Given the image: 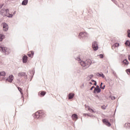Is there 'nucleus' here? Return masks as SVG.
Wrapping results in <instances>:
<instances>
[{"label":"nucleus","mask_w":130,"mask_h":130,"mask_svg":"<svg viewBox=\"0 0 130 130\" xmlns=\"http://www.w3.org/2000/svg\"><path fill=\"white\" fill-rule=\"evenodd\" d=\"M80 64H81V66H82V67H87L86 62H84V61H81Z\"/></svg>","instance_id":"14"},{"label":"nucleus","mask_w":130,"mask_h":130,"mask_svg":"<svg viewBox=\"0 0 130 130\" xmlns=\"http://www.w3.org/2000/svg\"><path fill=\"white\" fill-rule=\"evenodd\" d=\"M13 80H14V76L11 75H10V76L6 79V81L9 82V83H12V82H13Z\"/></svg>","instance_id":"7"},{"label":"nucleus","mask_w":130,"mask_h":130,"mask_svg":"<svg viewBox=\"0 0 130 130\" xmlns=\"http://www.w3.org/2000/svg\"><path fill=\"white\" fill-rule=\"evenodd\" d=\"M89 84H92V82H89Z\"/></svg>","instance_id":"39"},{"label":"nucleus","mask_w":130,"mask_h":130,"mask_svg":"<svg viewBox=\"0 0 130 130\" xmlns=\"http://www.w3.org/2000/svg\"><path fill=\"white\" fill-rule=\"evenodd\" d=\"M92 48L94 51L98 50V44H97V42H93L92 43Z\"/></svg>","instance_id":"4"},{"label":"nucleus","mask_w":130,"mask_h":130,"mask_svg":"<svg viewBox=\"0 0 130 130\" xmlns=\"http://www.w3.org/2000/svg\"><path fill=\"white\" fill-rule=\"evenodd\" d=\"M84 34H85V32H80L79 34V36H83V35Z\"/></svg>","instance_id":"31"},{"label":"nucleus","mask_w":130,"mask_h":130,"mask_svg":"<svg viewBox=\"0 0 130 130\" xmlns=\"http://www.w3.org/2000/svg\"><path fill=\"white\" fill-rule=\"evenodd\" d=\"M103 122L104 123V124L107 125V126H111V124H110V122L108 121V120L105 119L103 120Z\"/></svg>","instance_id":"6"},{"label":"nucleus","mask_w":130,"mask_h":130,"mask_svg":"<svg viewBox=\"0 0 130 130\" xmlns=\"http://www.w3.org/2000/svg\"><path fill=\"white\" fill-rule=\"evenodd\" d=\"M125 44L126 46H130V42L129 41H126V42L125 43Z\"/></svg>","instance_id":"22"},{"label":"nucleus","mask_w":130,"mask_h":130,"mask_svg":"<svg viewBox=\"0 0 130 130\" xmlns=\"http://www.w3.org/2000/svg\"><path fill=\"white\" fill-rule=\"evenodd\" d=\"M127 34H128L127 35L128 37L130 38V30L129 29L127 30Z\"/></svg>","instance_id":"29"},{"label":"nucleus","mask_w":130,"mask_h":130,"mask_svg":"<svg viewBox=\"0 0 130 130\" xmlns=\"http://www.w3.org/2000/svg\"><path fill=\"white\" fill-rule=\"evenodd\" d=\"M102 85H103V83L102 82L100 85V88H101V89H103V90H104V88H105V85H104V87H102Z\"/></svg>","instance_id":"25"},{"label":"nucleus","mask_w":130,"mask_h":130,"mask_svg":"<svg viewBox=\"0 0 130 130\" xmlns=\"http://www.w3.org/2000/svg\"><path fill=\"white\" fill-rule=\"evenodd\" d=\"M86 109H88V110H89V111H90V112H94V110H93V109L90 108L89 107H86Z\"/></svg>","instance_id":"23"},{"label":"nucleus","mask_w":130,"mask_h":130,"mask_svg":"<svg viewBox=\"0 0 130 130\" xmlns=\"http://www.w3.org/2000/svg\"><path fill=\"white\" fill-rule=\"evenodd\" d=\"M128 59H129V60H130V55H128Z\"/></svg>","instance_id":"36"},{"label":"nucleus","mask_w":130,"mask_h":130,"mask_svg":"<svg viewBox=\"0 0 130 130\" xmlns=\"http://www.w3.org/2000/svg\"><path fill=\"white\" fill-rule=\"evenodd\" d=\"M91 82H92L93 85H94V86H96V85H97V83L96 82V81L95 80H91Z\"/></svg>","instance_id":"27"},{"label":"nucleus","mask_w":130,"mask_h":130,"mask_svg":"<svg viewBox=\"0 0 130 130\" xmlns=\"http://www.w3.org/2000/svg\"><path fill=\"white\" fill-rule=\"evenodd\" d=\"M101 92V89L99 88V86L97 85L96 88H94V93H100Z\"/></svg>","instance_id":"8"},{"label":"nucleus","mask_w":130,"mask_h":130,"mask_svg":"<svg viewBox=\"0 0 130 130\" xmlns=\"http://www.w3.org/2000/svg\"><path fill=\"white\" fill-rule=\"evenodd\" d=\"M126 72L127 73V74L128 75H129V74H130V69H127V70H126Z\"/></svg>","instance_id":"28"},{"label":"nucleus","mask_w":130,"mask_h":130,"mask_svg":"<svg viewBox=\"0 0 130 130\" xmlns=\"http://www.w3.org/2000/svg\"><path fill=\"white\" fill-rule=\"evenodd\" d=\"M123 63H124V64H125L126 66H127V64H128V61L126 59H125L123 61Z\"/></svg>","instance_id":"21"},{"label":"nucleus","mask_w":130,"mask_h":130,"mask_svg":"<svg viewBox=\"0 0 130 130\" xmlns=\"http://www.w3.org/2000/svg\"><path fill=\"white\" fill-rule=\"evenodd\" d=\"M6 76V72L5 71L0 72V77H5Z\"/></svg>","instance_id":"16"},{"label":"nucleus","mask_w":130,"mask_h":130,"mask_svg":"<svg viewBox=\"0 0 130 130\" xmlns=\"http://www.w3.org/2000/svg\"><path fill=\"white\" fill-rule=\"evenodd\" d=\"M74 96H75V94L69 93V99H73V98H74Z\"/></svg>","instance_id":"15"},{"label":"nucleus","mask_w":130,"mask_h":130,"mask_svg":"<svg viewBox=\"0 0 130 130\" xmlns=\"http://www.w3.org/2000/svg\"><path fill=\"white\" fill-rule=\"evenodd\" d=\"M17 88L18 89V91H19L22 96H23L24 94H23V90L22 89V88L19 87H18Z\"/></svg>","instance_id":"17"},{"label":"nucleus","mask_w":130,"mask_h":130,"mask_svg":"<svg viewBox=\"0 0 130 130\" xmlns=\"http://www.w3.org/2000/svg\"><path fill=\"white\" fill-rule=\"evenodd\" d=\"M102 109H105V107H104V108H103V107H102Z\"/></svg>","instance_id":"38"},{"label":"nucleus","mask_w":130,"mask_h":130,"mask_svg":"<svg viewBox=\"0 0 130 130\" xmlns=\"http://www.w3.org/2000/svg\"><path fill=\"white\" fill-rule=\"evenodd\" d=\"M34 116L36 119H38V118L44 117V116H45V113H44L42 111H38L35 113Z\"/></svg>","instance_id":"1"},{"label":"nucleus","mask_w":130,"mask_h":130,"mask_svg":"<svg viewBox=\"0 0 130 130\" xmlns=\"http://www.w3.org/2000/svg\"><path fill=\"white\" fill-rule=\"evenodd\" d=\"M27 4H28V0H24L22 2V5H23V6H26Z\"/></svg>","instance_id":"18"},{"label":"nucleus","mask_w":130,"mask_h":130,"mask_svg":"<svg viewBox=\"0 0 130 130\" xmlns=\"http://www.w3.org/2000/svg\"><path fill=\"white\" fill-rule=\"evenodd\" d=\"M85 63L86 64V66H91V64H92V60L90 59H87L85 61Z\"/></svg>","instance_id":"9"},{"label":"nucleus","mask_w":130,"mask_h":130,"mask_svg":"<svg viewBox=\"0 0 130 130\" xmlns=\"http://www.w3.org/2000/svg\"><path fill=\"white\" fill-rule=\"evenodd\" d=\"M99 56L100 57V58H103L104 57L103 54H100Z\"/></svg>","instance_id":"32"},{"label":"nucleus","mask_w":130,"mask_h":130,"mask_svg":"<svg viewBox=\"0 0 130 130\" xmlns=\"http://www.w3.org/2000/svg\"><path fill=\"white\" fill-rule=\"evenodd\" d=\"M3 30L5 31V32L9 30V25H8V24L6 23H3Z\"/></svg>","instance_id":"5"},{"label":"nucleus","mask_w":130,"mask_h":130,"mask_svg":"<svg viewBox=\"0 0 130 130\" xmlns=\"http://www.w3.org/2000/svg\"><path fill=\"white\" fill-rule=\"evenodd\" d=\"M0 51H3V52H5L6 54H8V53L10 52V50L9 49H8L7 48L1 47V46H0Z\"/></svg>","instance_id":"3"},{"label":"nucleus","mask_w":130,"mask_h":130,"mask_svg":"<svg viewBox=\"0 0 130 130\" xmlns=\"http://www.w3.org/2000/svg\"><path fill=\"white\" fill-rule=\"evenodd\" d=\"M101 77H102V78H105V76H104V74H103V73H102V75Z\"/></svg>","instance_id":"33"},{"label":"nucleus","mask_w":130,"mask_h":130,"mask_svg":"<svg viewBox=\"0 0 130 130\" xmlns=\"http://www.w3.org/2000/svg\"><path fill=\"white\" fill-rule=\"evenodd\" d=\"M1 14H4V13H5L4 14L5 16L6 17H8L9 18H12L13 17V15L12 14H10V10L9 9H2L1 11Z\"/></svg>","instance_id":"2"},{"label":"nucleus","mask_w":130,"mask_h":130,"mask_svg":"<svg viewBox=\"0 0 130 130\" xmlns=\"http://www.w3.org/2000/svg\"><path fill=\"white\" fill-rule=\"evenodd\" d=\"M39 94H40V96L43 97V96H44V95H45V94H46V92L45 91H41V92H39Z\"/></svg>","instance_id":"19"},{"label":"nucleus","mask_w":130,"mask_h":130,"mask_svg":"<svg viewBox=\"0 0 130 130\" xmlns=\"http://www.w3.org/2000/svg\"><path fill=\"white\" fill-rule=\"evenodd\" d=\"M78 61H81V58H78Z\"/></svg>","instance_id":"35"},{"label":"nucleus","mask_w":130,"mask_h":130,"mask_svg":"<svg viewBox=\"0 0 130 130\" xmlns=\"http://www.w3.org/2000/svg\"><path fill=\"white\" fill-rule=\"evenodd\" d=\"M5 38V35L0 34V41H3V39Z\"/></svg>","instance_id":"20"},{"label":"nucleus","mask_w":130,"mask_h":130,"mask_svg":"<svg viewBox=\"0 0 130 130\" xmlns=\"http://www.w3.org/2000/svg\"><path fill=\"white\" fill-rule=\"evenodd\" d=\"M118 46H119V43H115L113 45L112 47H118Z\"/></svg>","instance_id":"24"},{"label":"nucleus","mask_w":130,"mask_h":130,"mask_svg":"<svg viewBox=\"0 0 130 130\" xmlns=\"http://www.w3.org/2000/svg\"><path fill=\"white\" fill-rule=\"evenodd\" d=\"M94 88H95V86H92L91 87V88H90V90H93V89H94Z\"/></svg>","instance_id":"34"},{"label":"nucleus","mask_w":130,"mask_h":130,"mask_svg":"<svg viewBox=\"0 0 130 130\" xmlns=\"http://www.w3.org/2000/svg\"><path fill=\"white\" fill-rule=\"evenodd\" d=\"M26 73L25 72H21L18 74V77H25Z\"/></svg>","instance_id":"13"},{"label":"nucleus","mask_w":130,"mask_h":130,"mask_svg":"<svg viewBox=\"0 0 130 130\" xmlns=\"http://www.w3.org/2000/svg\"><path fill=\"white\" fill-rule=\"evenodd\" d=\"M112 99H115V97H112Z\"/></svg>","instance_id":"37"},{"label":"nucleus","mask_w":130,"mask_h":130,"mask_svg":"<svg viewBox=\"0 0 130 130\" xmlns=\"http://www.w3.org/2000/svg\"><path fill=\"white\" fill-rule=\"evenodd\" d=\"M22 60L23 62L24 63L27 62V60H28V57L26 55L24 56L22 58Z\"/></svg>","instance_id":"12"},{"label":"nucleus","mask_w":130,"mask_h":130,"mask_svg":"<svg viewBox=\"0 0 130 130\" xmlns=\"http://www.w3.org/2000/svg\"><path fill=\"white\" fill-rule=\"evenodd\" d=\"M93 75H91L87 77V79H88L89 80H91V79H92V78H93Z\"/></svg>","instance_id":"26"},{"label":"nucleus","mask_w":130,"mask_h":130,"mask_svg":"<svg viewBox=\"0 0 130 130\" xmlns=\"http://www.w3.org/2000/svg\"><path fill=\"white\" fill-rule=\"evenodd\" d=\"M85 115H87V116H88V115H88L87 114H86Z\"/></svg>","instance_id":"40"},{"label":"nucleus","mask_w":130,"mask_h":130,"mask_svg":"<svg viewBox=\"0 0 130 130\" xmlns=\"http://www.w3.org/2000/svg\"><path fill=\"white\" fill-rule=\"evenodd\" d=\"M72 117L73 120H77L78 119V115H77L76 114H74Z\"/></svg>","instance_id":"11"},{"label":"nucleus","mask_w":130,"mask_h":130,"mask_svg":"<svg viewBox=\"0 0 130 130\" xmlns=\"http://www.w3.org/2000/svg\"><path fill=\"white\" fill-rule=\"evenodd\" d=\"M28 56L29 57H33V56L34 55V52L33 51H30L27 54Z\"/></svg>","instance_id":"10"},{"label":"nucleus","mask_w":130,"mask_h":130,"mask_svg":"<svg viewBox=\"0 0 130 130\" xmlns=\"http://www.w3.org/2000/svg\"><path fill=\"white\" fill-rule=\"evenodd\" d=\"M102 75V73H97L96 74V76H98V77H101V76Z\"/></svg>","instance_id":"30"}]
</instances>
